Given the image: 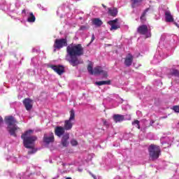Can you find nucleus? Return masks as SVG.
<instances>
[{
    "instance_id": "nucleus-1",
    "label": "nucleus",
    "mask_w": 179,
    "mask_h": 179,
    "mask_svg": "<svg viewBox=\"0 0 179 179\" xmlns=\"http://www.w3.org/2000/svg\"><path fill=\"white\" fill-rule=\"evenodd\" d=\"M66 47V61L69 62L72 66H78L80 64H83V61L79 59L78 57H82L85 54L83 46L82 44L71 43L68 45L66 38L56 39L54 44V48L56 50H61Z\"/></svg>"
},
{
    "instance_id": "nucleus-2",
    "label": "nucleus",
    "mask_w": 179,
    "mask_h": 179,
    "mask_svg": "<svg viewBox=\"0 0 179 179\" xmlns=\"http://www.w3.org/2000/svg\"><path fill=\"white\" fill-rule=\"evenodd\" d=\"M171 36H169L167 34H163L161 36L157 52H156L153 59L151 61V64H152V65H157V64H160L162 59L169 57L167 51L171 48Z\"/></svg>"
},
{
    "instance_id": "nucleus-3",
    "label": "nucleus",
    "mask_w": 179,
    "mask_h": 179,
    "mask_svg": "<svg viewBox=\"0 0 179 179\" xmlns=\"http://www.w3.org/2000/svg\"><path fill=\"white\" fill-rule=\"evenodd\" d=\"M33 134V130L29 129L24 132L21 136L22 139H23V143L24 148L29 149L28 151V155H34L37 152V149L34 148V142L37 141V138L35 136H30Z\"/></svg>"
},
{
    "instance_id": "nucleus-4",
    "label": "nucleus",
    "mask_w": 179,
    "mask_h": 179,
    "mask_svg": "<svg viewBox=\"0 0 179 179\" xmlns=\"http://www.w3.org/2000/svg\"><path fill=\"white\" fill-rule=\"evenodd\" d=\"M5 122L7 124V131L10 136H14V138H17L16 134V131H17V127L15 124L16 120L13 116H6Z\"/></svg>"
},
{
    "instance_id": "nucleus-5",
    "label": "nucleus",
    "mask_w": 179,
    "mask_h": 179,
    "mask_svg": "<svg viewBox=\"0 0 179 179\" xmlns=\"http://www.w3.org/2000/svg\"><path fill=\"white\" fill-rule=\"evenodd\" d=\"M148 153L150 160L155 162L157 160L160 155H162V149L160 146L155 144H151L148 146Z\"/></svg>"
},
{
    "instance_id": "nucleus-6",
    "label": "nucleus",
    "mask_w": 179,
    "mask_h": 179,
    "mask_svg": "<svg viewBox=\"0 0 179 179\" xmlns=\"http://www.w3.org/2000/svg\"><path fill=\"white\" fill-rule=\"evenodd\" d=\"M87 71L90 75H101L102 78H107V71L103 70L101 66H96L93 69L92 63L88 64Z\"/></svg>"
},
{
    "instance_id": "nucleus-7",
    "label": "nucleus",
    "mask_w": 179,
    "mask_h": 179,
    "mask_svg": "<svg viewBox=\"0 0 179 179\" xmlns=\"http://www.w3.org/2000/svg\"><path fill=\"white\" fill-rule=\"evenodd\" d=\"M73 121H75V110L71 109L70 111V117L69 120H64V128L66 131H71L73 127Z\"/></svg>"
},
{
    "instance_id": "nucleus-8",
    "label": "nucleus",
    "mask_w": 179,
    "mask_h": 179,
    "mask_svg": "<svg viewBox=\"0 0 179 179\" xmlns=\"http://www.w3.org/2000/svg\"><path fill=\"white\" fill-rule=\"evenodd\" d=\"M137 33L145 36L146 38L152 37V34L150 33V29L148 28V25L142 24L137 28Z\"/></svg>"
},
{
    "instance_id": "nucleus-9",
    "label": "nucleus",
    "mask_w": 179,
    "mask_h": 179,
    "mask_svg": "<svg viewBox=\"0 0 179 179\" xmlns=\"http://www.w3.org/2000/svg\"><path fill=\"white\" fill-rule=\"evenodd\" d=\"M22 15L24 19L27 18V22H29V23H34L36 22V16H34L33 13L29 11V10H22Z\"/></svg>"
},
{
    "instance_id": "nucleus-10",
    "label": "nucleus",
    "mask_w": 179,
    "mask_h": 179,
    "mask_svg": "<svg viewBox=\"0 0 179 179\" xmlns=\"http://www.w3.org/2000/svg\"><path fill=\"white\" fill-rule=\"evenodd\" d=\"M113 118L116 123L122 122L123 121H129L131 120V115L115 114L113 115Z\"/></svg>"
},
{
    "instance_id": "nucleus-11",
    "label": "nucleus",
    "mask_w": 179,
    "mask_h": 179,
    "mask_svg": "<svg viewBox=\"0 0 179 179\" xmlns=\"http://www.w3.org/2000/svg\"><path fill=\"white\" fill-rule=\"evenodd\" d=\"M173 141H174V138L169 136H163L160 139V142L163 145L164 149L170 148V146H171V143H173Z\"/></svg>"
},
{
    "instance_id": "nucleus-12",
    "label": "nucleus",
    "mask_w": 179,
    "mask_h": 179,
    "mask_svg": "<svg viewBox=\"0 0 179 179\" xmlns=\"http://www.w3.org/2000/svg\"><path fill=\"white\" fill-rule=\"evenodd\" d=\"M54 134L52 133L45 134L43 136V143L45 145H50L54 142Z\"/></svg>"
},
{
    "instance_id": "nucleus-13",
    "label": "nucleus",
    "mask_w": 179,
    "mask_h": 179,
    "mask_svg": "<svg viewBox=\"0 0 179 179\" xmlns=\"http://www.w3.org/2000/svg\"><path fill=\"white\" fill-rule=\"evenodd\" d=\"M49 67L51 68V69H53L55 72H57L58 75H62V73H64V72H65V68L64 67V66L60 64L58 66L51 64L49 66Z\"/></svg>"
},
{
    "instance_id": "nucleus-14",
    "label": "nucleus",
    "mask_w": 179,
    "mask_h": 179,
    "mask_svg": "<svg viewBox=\"0 0 179 179\" xmlns=\"http://www.w3.org/2000/svg\"><path fill=\"white\" fill-rule=\"evenodd\" d=\"M117 23L118 19L117 18L108 22V25L110 26V31H113V30H118V29H120V25Z\"/></svg>"
},
{
    "instance_id": "nucleus-15",
    "label": "nucleus",
    "mask_w": 179,
    "mask_h": 179,
    "mask_svg": "<svg viewBox=\"0 0 179 179\" xmlns=\"http://www.w3.org/2000/svg\"><path fill=\"white\" fill-rule=\"evenodd\" d=\"M69 133L66 132L65 133L61 140V144L64 148H68L69 146Z\"/></svg>"
},
{
    "instance_id": "nucleus-16",
    "label": "nucleus",
    "mask_w": 179,
    "mask_h": 179,
    "mask_svg": "<svg viewBox=\"0 0 179 179\" xmlns=\"http://www.w3.org/2000/svg\"><path fill=\"white\" fill-rule=\"evenodd\" d=\"M132 62H134V56L129 53L124 58V65L127 68H129L132 65Z\"/></svg>"
},
{
    "instance_id": "nucleus-17",
    "label": "nucleus",
    "mask_w": 179,
    "mask_h": 179,
    "mask_svg": "<svg viewBox=\"0 0 179 179\" xmlns=\"http://www.w3.org/2000/svg\"><path fill=\"white\" fill-rule=\"evenodd\" d=\"M0 9L4 12H10V4H7L5 0H0Z\"/></svg>"
},
{
    "instance_id": "nucleus-18",
    "label": "nucleus",
    "mask_w": 179,
    "mask_h": 179,
    "mask_svg": "<svg viewBox=\"0 0 179 179\" xmlns=\"http://www.w3.org/2000/svg\"><path fill=\"white\" fill-rule=\"evenodd\" d=\"M65 129L63 127L57 126L55 128V134L57 135V136H59V138H61V136H64L65 135Z\"/></svg>"
},
{
    "instance_id": "nucleus-19",
    "label": "nucleus",
    "mask_w": 179,
    "mask_h": 179,
    "mask_svg": "<svg viewBox=\"0 0 179 179\" xmlns=\"http://www.w3.org/2000/svg\"><path fill=\"white\" fill-rule=\"evenodd\" d=\"M31 99H25L24 101H23V104L26 108V110L27 111H30V110H31V108H33V105L31 104Z\"/></svg>"
},
{
    "instance_id": "nucleus-20",
    "label": "nucleus",
    "mask_w": 179,
    "mask_h": 179,
    "mask_svg": "<svg viewBox=\"0 0 179 179\" xmlns=\"http://www.w3.org/2000/svg\"><path fill=\"white\" fill-rule=\"evenodd\" d=\"M178 66H173L171 69V75L172 76H176V78H179V71H178Z\"/></svg>"
},
{
    "instance_id": "nucleus-21",
    "label": "nucleus",
    "mask_w": 179,
    "mask_h": 179,
    "mask_svg": "<svg viewBox=\"0 0 179 179\" xmlns=\"http://www.w3.org/2000/svg\"><path fill=\"white\" fill-rule=\"evenodd\" d=\"M131 8H133V9H135L136 8H138V6H141V5H142L143 0H131Z\"/></svg>"
},
{
    "instance_id": "nucleus-22",
    "label": "nucleus",
    "mask_w": 179,
    "mask_h": 179,
    "mask_svg": "<svg viewBox=\"0 0 179 179\" xmlns=\"http://www.w3.org/2000/svg\"><path fill=\"white\" fill-rule=\"evenodd\" d=\"M165 20L168 23H171V22H174V18H173V15H171L170 11L165 12Z\"/></svg>"
},
{
    "instance_id": "nucleus-23",
    "label": "nucleus",
    "mask_w": 179,
    "mask_h": 179,
    "mask_svg": "<svg viewBox=\"0 0 179 179\" xmlns=\"http://www.w3.org/2000/svg\"><path fill=\"white\" fill-rule=\"evenodd\" d=\"M150 10V8H148L143 12L140 19L142 23H145L146 22V14Z\"/></svg>"
},
{
    "instance_id": "nucleus-24",
    "label": "nucleus",
    "mask_w": 179,
    "mask_h": 179,
    "mask_svg": "<svg viewBox=\"0 0 179 179\" xmlns=\"http://www.w3.org/2000/svg\"><path fill=\"white\" fill-rule=\"evenodd\" d=\"M108 13L110 16H113V17H115L117 15H118V10L117 8H108Z\"/></svg>"
},
{
    "instance_id": "nucleus-25",
    "label": "nucleus",
    "mask_w": 179,
    "mask_h": 179,
    "mask_svg": "<svg viewBox=\"0 0 179 179\" xmlns=\"http://www.w3.org/2000/svg\"><path fill=\"white\" fill-rule=\"evenodd\" d=\"M92 24L96 27H100L103 24V21L100 18H94L92 20Z\"/></svg>"
},
{
    "instance_id": "nucleus-26",
    "label": "nucleus",
    "mask_w": 179,
    "mask_h": 179,
    "mask_svg": "<svg viewBox=\"0 0 179 179\" xmlns=\"http://www.w3.org/2000/svg\"><path fill=\"white\" fill-rule=\"evenodd\" d=\"M63 12H65V5H63L62 6L59 7L57 11V15L59 16L60 18L64 17V13Z\"/></svg>"
},
{
    "instance_id": "nucleus-27",
    "label": "nucleus",
    "mask_w": 179,
    "mask_h": 179,
    "mask_svg": "<svg viewBox=\"0 0 179 179\" xmlns=\"http://www.w3.org/2000/svg\"><path fill=\"white\" fill-rule=\"evenodd\" d=\"M41 64V62L38 59V57H35L31 59V64L34 65V66H38Z\"/></svg>"
},
{
    "instance_id": "nucleus-28",
    "label": "nucleus",
    "mask_w": 179,
    "mask_h": 179,
    "mask_svg": "<svg viewBox=\"0 0 179 179\" xmlns=\"http://www.w3.org/2000/svg\"><path fill=\"white\" fill-rule=\"evenodd\" d=\"M95 85H96V86H103L104 85H111V81L110 80L96 81L95 82Z\"/></svg>"
},
{
    "instance_id": "nucleus-29",
    "label": "nucleus",
    "mask_w": 179,
    "mask_h": 179,
    "mask_svg": "<svg viewBox=\"0 0 179 179\" xmlns=\"http://www.w3.org/2000/svg\"><path fill=\"white\" fill-rule=\"evenodd\" d=\"M119 153L122 155L124 157H128V154L129 153V150L126 149V150H122L119 151Z\"/></svg>"
},
{
    "instance_id": "nucleus-30",
    "label": "nucleus",
    "mask_w": 179,
    "mask_h": 179,
    "mask_svg": "<svg viewBox=\"0 0 179 179\" xmlns=\"http://www.w3.org/2000/svg\"><path fill=\"white\" fill-rule=\"evenodd\" d=\"M22 85L24 86H26V87L28 88L29 90H31L34 89V85L33 83H22Z\"/></svg>"
},
{
    "instance_id": "nucleus-31",
    "label": "nucleus",
    "mask_w": 179,
    "mask_h": 179,
    "mask_svg": "<svg viewBox=\"0 0 179 179\" xmlns=\"http://www.w3.org/2000/svg\"><path fill=\"white\" fill-rule=\"evenodd\" d=\"M132 136H133V134L131 133L124 134L123 135V139H124V141H128V140H129V138H132Z\"/></svg>"
},
{
    "instance_id": "nucleus-32",
    "label": "nucleus",
    "mask_w": 179,
    "mask_h": 179,
    "mask_svg": "<svg viewBox=\"0 0 179 179\" xmlns=\"http://www.w3.org/2000/svg\"><path fill=\"white\" fill-rule=\"evenodd\" d=\"M27 73L29 75V76H34V75H36V71L33 69H28L27 70Z\"/></svg>"
},
{
    "instance_id": "nucleus-33",
    "label": "nucleus",
    "mask_w": 179,
    "mask_h": 179,
    "mask_svg": "<svg viewBox=\"0 0 179 179\" xmlns=\"http://www.w3.org/2000/svg\"><path fill=\"white\" fill-rule=\"evenodd\" d=\"M132 125L136 127V128H138V129H141V125L139 124V120H134L132 122Z\"/></svg>"
},
{
    "instance_id": "nucleus-34",
    "label": "nucleus",
    "mask_w": 179,
    "mask_h": 179,
    "mask_svg": "<svg viewBox=\"0 0 179 179\" xmlns=\"http://www.w3.org/2000/svg\"><path fill=\"white\" fill-rule=\"evenodd\" d=\"M20 6H21L20 0H16L15 3V8H17V9H19V8H20Z\"/></svg>"
},
{
    "instance_id": "nucleus-35",
    "label": "nucleus",
    "mask_w": 179,
    "mask_h": 179,
    "mask_svg": "<svg viewBox=\"0 0 179 179\" xmlns=\"http://www.w3.org/2000/svg\"><path fill=\"white\" fill-rule=\"evenodd\" d=\"M71 146H78V141H76V139H72L71 141Z\"/></svg>"
},
{
    "instance_id": "nucleus-36",
    "label": "nucleus",
    "mask_w": 179,
    "mask_h": 179,
    "mask_svg": "<svg viewBox=\"0 0 179 179\" xmlns=\"http://www.w3.org/2000/svg\"><path fill=\"white\" fill-rule=\"evenodd\" d=\"M172 110H173V111L175 113H179V106H173L172 107Z\"/></svg>"
},
{
    "instance_id": "nucleus-37",
    "label": "nucleus",
    "mask_w": 179,
    "mask_h": 179,
    "mask_svg": "<svg viewBox=\"0 0 179 179\" xmlns=\"http://www.w3.org/2000/svg\"><path fill=\"white\" fill-rule=\"evenodd\" d=\"M103 121V125L105 126V127H110V122H108V121H107V120H102Z\"/></svg>"
},
{
    "instance_id": "nucleus-38",
    "label": "nucleus",
    "mask_w": 179,
    "mask_h": 179,
    "mask_svg": "<svg viewBox=\"0 0 179 179\" xmlns=\"http://www.w3.org/2000/svg\"><path fill=\"white\" fill-rule=\"evenodd\" d=\"M8 160H10L13 163H16V162H17V158L15 157H10Z\"/></svg>"
},
{
    "instance_id": "nucleus-39",
    "label": "nucleus",
    "mask_w": 179,
    "mask_h": 179,
    "mask_svg": "<svg viewBox=\"0 0 179 179\" xmlns=\"http://www.w3.org/2000/svg\"><path fill=\"white\" fill-rule=\"evenodd\" d=\"M37 6L39 9H41L42 10H47V8H45L41 4H37Z\"/></svg>"
},
{
    "instance_id": "nucleus-40",
    "label": "nucleus",
    "mask_w": 179,
    "mask_h": 179,
    "mask_svg": "<svg viewBox=\"0 0 179 179\" xmlns=\"http://www.w3.org/2000/svg\"><path fill=\"white\" fill-rule=\"evenodd\" d=\"M3 125V118H2V116H0V128H2Z\"/></svg>"
},
{
    "instance_id": "nucleus-41",
    "label": "nucleus",
    "mask_w": 179,
    "mask_h": 179,
    "mask_svg": "<svg viewBox=\"0 0 179 179\" xmlns=\"http://www.w3.org/2000/svg\"><path fill=\"white\" fill-rule=\"evenodd\" d=\"M95 39H96V37L94 36V34H93L92 35V38H91V41L90 42V44H92V43H93V41H94Z\"/></svg>"
},
{
    "instance_id": "nucleus-42",
    "label": "nucleus",
    "mask_w": 179,
    "mask_h": 179,
    "mask_svg": "<svg viewBox=\"0 0 179 179\" xmlns=\"http://www.w3.org/2000/svg\"><path fill=\"white\" fill-rule=\"evenodd\" d=\"M57 164H62L63 167H65V166H66V164L62 162V161H58Z\"/></svg>"
},
{
    "instance_id": "nucleus-43",
    "label": "nucleus",
    "mask_w": 179,
    "mask_h": 179,
    "mask_svg": "<svg viewBox=\"0 0 179 179\" xmlns=\"http://www.w3.org/2000/svg\"><path fill=\"white\" fill-rule=\"evenodd\" d=\"M87 27L85 25H82L80 27V30H83V31H85V30H87Z\"/></svg>"
},
{
    "instance_id": "nucleus-44",
    "label": "nucleus",
    "mask_w": 179,
    "mask_h": 179,
    "mask_svg": "<svg viewBox=\"0 0 179 179\" xmlns=\"http://www.w3.org/2000/svg\"><path fill=\"white\" fill-rule=\"evenodd\" d=\"M90 175L92 176V177L94 178V179H99L97 178V176H96L95 175H93L92 173H90Z\"/></svg>"
},
{
    "instance_id": "nucleus-45",
    "label": "nucleus",
    "mask_w": 179,
    "mask_h": 179,
    "mask_svg": "<svg viewBox=\"0 0 179 179\" xmlns=\"http://www.w3.org/2000/svg\"><path fill=\"white\" fill-rule=\"evenodd\" d=\"M32 52H38V50H37L36 48H33L32 49Z\"/></svg>"
},
{
    "instance_id": "nucleus-46",
    "label": "nucleus",
    "mask_w": 179,
    "mask_h": 179,
    "mask_svg": "<svg viewBox=\"0 0 179 179\" xmlns=\"http://www.w3.org/2000/svg\"><path fill=\"white\" fill-rule=\"evenodd\" d=\"M59 178V174H57L56 176L53 177L52 179Z\"/></svg>"
},
{
    "instance_id": "nucleus-47",
    "label": "nucleus",
    "mask_w": 179,
    "mask_h": 179,
    "mask_svg": "<svg viewBox=\"0 0 179 179\" xmlns=\"http://www.w3.org/2000/svg\"><path fill=\"white\" fill-rule=\"evenodd\" d=\"M31 169H34V170H36V169H38V167L34 166V165H32L31 166Z\"/></svg>"
},
{
    "instance_id": "nucleus-48",
    "label": "nucleus",
    "mask_w": 179,
    "mask_h": 179,
    "mask_svg": "<svg viewBox=\"0 0 179 179\" xmlns=\"http://www.w3.org/2000/svg\"><path fill=\"white\" fill-rule=\"evenodd\" d=\"M153 124H155V121L154 120H151L150 121V125H153Z\"/></svg>"
},
{
    "instance_id": "nucleus-49",
    "label": "nucleus",
    "mask_w": 179,
    "mask_h": 179,
    "mask_svg": "<svg viewBox=\"0 0 179 179\" xmlns=\"http://www.w3.org/2000/svg\"><path fill=\"white\" fill-rule=\"evenodd\" d=\"M78 171L80 173H82V171H83V169L79 168V169H78Z\"/></svg>"
},
{
    "instance_id": "nucleus-50",
    "label": "nucleus",
    "mask_w": 179,
    "mask_h": 179,
    "mask_svg": "<svg viewBox=\"0 0 179 179\" xmlns=\"http://www.w3.org/2000/svg\"><path fill=\"white\" fill-rule=\"evenodd\" d=\"M176 6H177V9H178V10L179 12V3L176 4Z\"/></svg>"
},
{
    "instance_id": "nucleus-51",
    "label": "nucleus",
    "mask_w": 179,
    "mask_h": 179,
    "mask_svg": "<svg viewBox=\"0 0 179 179\" xmlns=\"http://www.w3.org/2000/svg\"><path fill=\"white\" fill-rule=\"evenodd\" d=\"M113 146L117 148V147L120 146V144H113Z\"/></svg>"
},
{
    "instance_id": "nucleus-52",
    "label": "nucleus",
    "mask_w": 179,
    "mask_h": 179,
    "mask_svg": "<svg viewBox=\"0 0 179 179\" xmlns=\"http://www.w3.org/2000/svg\"><path fill=\"white\" fill-rule=\"evenodd\" d=\"M1 90H0V93H5L4 92H3V90L2 89V88H1Z\"/></svg>"
},
{
    "instance_id": "nucleus-53",
    "label": "nucleus",
    "mask_w": 179,
    "mask_h": 179,
    "mask_svg": "<svg viewBox=\"0 0 179 179\" xmlns=\"http://www.w3.org/2000/svg\"><path fill=\"white\" fill-rule=\"evenodd\" d=\"M22 159H23V160H27V157H22Z\"/></svg>"
},
{
    "instance_id": "nucleus-54",
    "label": "nucleus",
    "mask_w": 179,
    "mask_h": 179,
    "mask_svg": "<svg viewBox=\"0 0 179 179\" xmlns=\"http://www.w3.org/2000/svg\"><path fill=\"white\" fill-rule=\"evenodd\" d=\"M174 24H176L177 27H179L178 24L177 22H174Z\"/></svg>"
},
{
    "instance_id": "nucleus-55",
    "label": "nucleus",
    "mask_w": 179,
    "mask_h": 179,
    "mask_svg": "<svg viewBox=\"0 0 179 179\" xmlns=\"http://www.w3.org/2000/svg\"><path fill=\"white\" fill-rule=\"evenodd\" d=\"M41 174V173H40V172L36 173V176H40Z\"/></svg>"
},
{
    "instance_id": "nucleus-56",
    "label": "nucleus",
    "mask_w": 179,
    "mask_h": 179,
    "mask_svg": "<svg viewBox=\"0 0 179 179\" xmlns=\"http://www.w3.org/2000/svg\"><path fill=\"white\" fill-rule=\"evenodd\" d=\"M79 20H83V17H79Z\"/></svg>"
},
{
    "instance_id": "nucleus-57",
    "label": "nucleus",
    "mask_w": 179,
    "mask_h": 179,
    "mask_svg": "<svg viewBox=\"0 0 179 179\" xmlns=\"http://www.w3.org/2000/svg\"><path fill=\"white\" fill-rule=\"evenodd\" d=\"M157 83H159L160 85H162V82H160V80H157Z\"/></svg>"
},
{
    "instance_id": "nucleus-58",
    "label": "nucleus",
    "mask_w": 179,
    "mask_h": 179,
    "mask_svg": "<svg viewBox=\"0 0 179 179\" xmlns=\"http://www.w3.org/2000/svg\"><path fill=\"white\" fill-rule=\"evenodd\" d=\"M102 6L106 9V8H107V6H106L104 4H102Z\"/></svg>"
},
{
    "instance_id": "nucleus-59",
    "label": "nucleus",
    "mask_w": 179,
    "mask_h": 179,
    "mask_svg": "<svg viewBox=\"0 0 179 179\" xmlns=\"http://www.w3.org/2000/svg\"><path fill=\"white\" fill-rule=\"evenodd\" d=\"M107 100H108L109 101H111V99L110 98H107Z\"/></svg>"
},
{
    "instance_id": "nucleus-60",
    "label": "nucleus",
    "mask_w": 179,
    "mask_h": 179,
    "mask_svg": "<svg viewBox=\"0 0 179 179\" xmlns=\"http://www.w3.org/2000/svg\"><path fill=\"white\" fill-rule=\"evenodd\" d=\"M65 179H72V178L68 177V178H66Z\"/></svg>"
},
{
    "instance_id": "nucleus-61",
    "label": "nucleus",
    "mask_w": 179,
    "mask_h": 179,
    "mask_svg": "<svg viewBox=\"0 0 179 179\" xmlns=\"http://www.w3.org/2000/svg\"><path fill=\"white\" fill-rule=\"evenodd\" d=\"M49 162H50V164L52 163V159H50Z\"/></svg>"
},
{
    "instance_id": "nucleus-62",
    "label": "nucleus",
    "mask_w": 179,
    "mask_h": 179,
    "mask_svg": "<svg viewBox=\"0 0 179 179\" xmlns=\"http://www.w3.org/2000/svg\"><path fill=\"white\" fill-rule=\"evenodd\" d=\"M176 171H179V166H178V169L176 170Z\"/></svg>"
},
{
    "instance_id": "nucleus-63",
    "label": "nucleus",
    "mask_w": 179,
    "mask_h": 179,
    "mask_svg": "<svg viewBox=\"0 0 179 179\" xmlns=\"http://www.w3.org/2000/svg\"><path fill=\"white\" fill-rule=\"evenodd\" d=\"M125 108H127V107L124 108V106H122V109L124 110Z\"/></svg>"
},
{
    "instance_id": "nucleus-64",
    "label": "nucleus",
    "mask_w": 179,
    "mask_h": 179,
    "mask_svg": "<svg viewBox=\"0 0 179 179\" xmlns=\"http://www.w3.org/2000/svg\"><path fill=\"white\" fill-rule=\"evenodd\" d=\"M11 17H12L13 19H15V17H14V16H11Z\"/></svg>"
}]
</instances>
